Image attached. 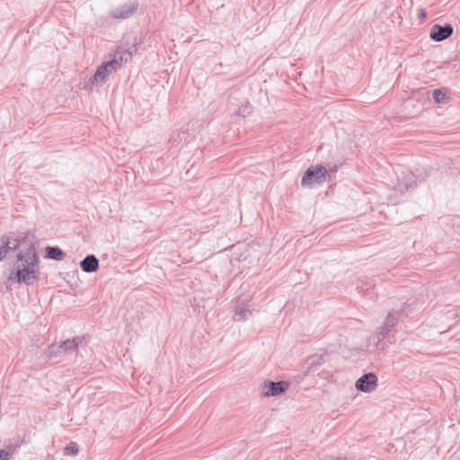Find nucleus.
Instances as JSON below:
<instances>
[{"label": "nucleus", "instance_id": "obj_1", "mask_svg": "<svg viewBox=\"0 0 460 460\" xmlns=\"http://www.w3.org/2000/svg\"><path fill=\"white\" fill-rule=\"evenodd\" d=\"M16 261L10 270L8 279L18 284L31 286L40 279V260L36 247L27 235L13 240V250H17Z\"/></svg>", "mask_w": 460, "mask_h": 460}, {"label": "nucleus", "instance_id": "obj_2", "mask_svg": "<svg viewBox=\"0 0 460 460\" xmlns=\"http://www.w3.org/2000/svg\"><path fill=\"white\" fill-rule=\"evenodd\" d=\"M122 54L117 51L113 58L102 63L96 70L95 74L90 78V83L102 84L112 71H116L121 66Z\"/></svg>", "mask_w": 460, "mask_h": 460}, {"label": "nucleus", "instance_id": "obj_3", "mask_svg": "<svg viewBox=\"0 0 460 460\" xmlns=\"http://www.w3.org/2000/svg\"><path fill=\"white\" fill-rule=\"evenodd\" d=\"M327 170L323 165L309 167L304 173L301 181L303 187H313L314 184H321L326 181Z\"/></svg>", "mask_w": 460, "mask_h": 460}, {"label": "nucleus", "instance_id": "obj_4", "mask_svg": "<svg viewBox=\"0 0 460 460\" xmlns=\"http://www.w3.org/2000/svg\"><path fill=\"white\" fill-rule=\"evenodd\" d=\"M82 337H75L72 340H66L59 343H53L48 349L49 358H57L62 354L75 350L82 343Z\"/></svg>", "mask_w": 460, "mask_h": 460}, {"label": "nucleus", "instance_id": "obj_5", "mask_svg": "<svg viewBox=\"0 0 460 460\" xmlns=\"http://www.w3.org/2000/svg\"><path fill=\"white\" fill-rule=\"evenodd\" d=\"M250 301L251 296L249 295L237 297L234 314V321H245L252 315V311L249 308Z\"/></svg>", "mask_w": 460, "mask_h": 460}, {"label": "nucleus", "instance_id": "obj_6", "mask_svg": "<svg viewBox=\"0 0 460 460\" xmlns=\"http://www.w3.org/2000/svg\"><path fill=\"white\" fill-rule=\"evenodd\" d=\"M377 386V376L374 373H367L361 376L355 384L357 390L370 393Z\"/></svg>", "mask_w": 460, "mask_h": 460}, {"label": "nucleus", "instance_id": "obj_7", "mask_svg": "<svg viewBox=\"0 0 460 460\" xmlns=\"http://www.w3.org/2000/svg\"><path fill=\"white\" fill-rule=\"evenodd\" d=\"M454 32L453 26L449 23L445 25L434 24L431 27L429 37L434 41L439 42L448 39Z\"/></svg>", "mask_w": 460, "mask_h": 460}, {"label": "nucleus", "instance_id": "obj_8", "mask_svg": "<svg viewBox=\"0 0 460 460\" xmlns=\"http://www.w3.org/2000/svg\"><path fill=\"white\" fill-rule=\"evenodd\" d=\"M138 3L137 1L122 4L111 12V16L114 19H128L131 17L137 10Z\"/></svg>", "mask_w": 460, "mask_h": 460}, {"label": "nucleus", "instance_id": "obj_9", "mask_svg": "<svg viewBox=\"0 0 460 460\" xmlns=\"http://www.w3.org/2000/svg\"><path fill=\"white\" fill-rule=\"evenodd\" d=\"M289 388V383L288 381H268L265 382V390L263 395L266 397L278 396L285 393Z\"/></svg>", "mask_w": 460, "mask_h": 460}, {"label": "nucleus", "instance_id": "obj_10", "mask_svg": "<svg viewBox=\"0 0 460 460\" xmlns=\"http://www.w3.org/2000/svg\"><path fill=\"white\" fill-rule=\"evenodd\" d=\"M411 306V304H409L403 306L400 311L390 312L384 323L385 329L391 331L398 323V317L395 314L399 316L407 315L412 310Z\"/></svg>", "mask_w": 460, "mask_h": 460}, {"label": "nucleus", "instance_id": "obj_11", "mask_svg": "<svg viewBox=\"0 0 460 460\" xmlns=\"http://www.w3.org/2000/svg\"><path fill=\"white\" fill-rule=\"evenodd\" d=\"M417 178L411 172L403 173L402 179H399L397 190L401 192L408 190L417 186Z\"/></svg>", "mask_w": 460, "mask_h": 460}, {"label": "nucleus", "instance_id": "obj_12", "mask_svg": "<svg viewBox=\"0 0 460 460\" xmlns=\"http://www.w3.org/2000/svg\"><path fill=\"white\" fill-rule=\"evenodd\" d=\"M80 267L86 273L95 272L99 268V260L95 255L89 254L81 261Z\"/></svg>", "mask_w": 460, "mask_h": 460}, {"label": "nucleus", "instance_id": "obj_13", "mask_svg": "<svg viewBox=\"0 0 460 460\" xmlns=\"http://www.w3.org/2000/svg\"><path fill=\"white\" fill-rule=\"evenodd\" d=\"M46 257L55 261H62L66 257L65 252H63L58 246H48L46 247Z\"/></svg>", "mask_w": 460, "mask_h": 460}, {"label": "nucleus", "instance_id": "obj_14", "mask_svg": "<svg viewBox=\"0 0 460 460\" xmlns=\"http://www.w3.org/2000/svg\"><path fill=\"white\" fill-rule=\"evenodd\" d=\"M11 243L13 244V241L11 242L7 236L3 235L0 237V261L5 257L9 249H13V247L10 246Z\"/></svg>", "mask_w": 460, "mask_h": 460}, {"label": "nucleus", "instance_id": "obj_15", "mask_svg": "<svg viewBox=\"0 0 460 460\" xmlns=\"http://www.w3.org/2000/svg\"><path fill=\"white\" fill-rule=\"evenodd\" d=\"M190 304H191L192 307L194 308V311H199V308H201V307L204 308L206 306L205 301H204L202 294L200 292L195 293L192 300H190Z\"/></svg>", "mask_w": 460, "mask_h": 460}, {"label": "nucleus", "instance_id": "obj_16", "mask_svg": "<svg viewBox=\"0 0 460 460\" xmlns=\"http://www.w3.org/2000/svg\"><path fill=\"white\" fill-rule=\"evenodd\" d=\"M433 99L436 103H446L447 97L445 89H435L433 92Z\"/></svg>", "mask_w": 460, "mask_h": 460}, {"label": "nucleus", "instance_id": "obj_17", "mask_svg": "<svg viewBox=\"0 0 460 460\" xmlns=\"http://www.w3.org/2000/svg\"><path fill=\"white\" fill-rule=\"evenodd\" d=\"M390 332V330L385 329V325L379 328V330L375 334L377 340L376 346H379L383 340H385L386 337H389Z\"/></svg>", "mask_w": 460, "mask_h": 460}, {"label": "nucleus", "instance_id": "obj_18", "mask_svg": "<svg viewBox=\"0 0 460 460\" xmlns=\"http://www.w3.org/2000/svg\"><path fill=\"white\" fill-rule=\"evenodd\" d=\"M252 106L251 104L246 102L244 104L241 105L239 108H238V111H236V115L242 117V118H245L247 115H249L251 112H252Z\"/></svg>", "mask_w": 460, "mask_h": 460}, {"label": "nucleus", "instance_id": "obj_19", "mask_svg": "<svg viewBox=\"0 0 460 460\" xmlns=\"http://www.w3.org/2000/svg\"><path fill=\"white\" fill-rule=\"evenodd\" d=\"M78 446L75 442L68 443L64 448V454L66 456H74L78 453Z\"/></svg>", "mask_w": 460, "mask_h": 460}, {"label": "nucleus", "instance_id": "obj_20", "mask_svg": "<svg viewBox=\"0 0 460 460\" xmlns=\"http://www.w3.org/2000/svg\"><path fill=\"white\" fill-rule=\"evenodd\" d=\"M17 446L10 445L7 449H0L1 459L9 460V456L17 450Z\"/></svg>", "mask_w": 460, "mask_h": 460}, {"label": "nucleus", "instance_id": "obj_21", "mask_svg": "<svg viewBox=\"0 0 460 460\" xmlns=\"http://www.w3.org/2000/svg\"><path fill=\"white\" fill-rule=\"evenodd\" d=\"M446 318L447 320H456L457 318L460 317V314H458V312L455 309H451V310H448L446 314Z\"/></svg>", "mask_w": 460, "mask_h": 460}, {"label": "nucleus", "instance_id": "obj_22", "mask_svg": "<svg viewBox=\"0 0 460 460\" xmlns=\"http://www.w3.org/2000/svg\"><path fill=\"white\" fill-rule=\"evenodd\" d=\"M322 460H351L349 458H348L347 456H339L337 457H334V456H326L324 457L323 459Z\"/></svg>", "mask_w": 460, "mask_h": 460}, {"label": "nucleus", "instance_id": "obj_23", "mask_svg": "<svg viewBox=\"0 0 460 460\" xmlns=\"http://www.w3.org/2000/svg\"><path fill=\"white\" fill-rule=\"evenodd\" d=\"M418 17L423 19L426 17V12L424 9H420L418 13Z\"/></svg>", "mask_w": 460, "mask_h": 460}, {"label": "nucleus", "instance_id": "obj_24", "mask_svg": "<svg viewBox=\"0 0 460 460\" xmlns=\"http://www.w3.org/2000/svg\"><path fill=\"white\" fill-rule=\"evenodd\" d=\"M358 288H361L364 293L369 290L368 287L365 288L364 286H361V287L358 286Z\"/></svg>", "mask_w": 460, "mask_h": 460}]
</instances>
